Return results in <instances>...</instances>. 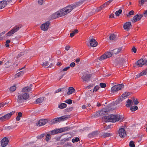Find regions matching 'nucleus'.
<instances>
[{"label": "nucleus", "mask_w": 147, "mask_h": 147, "mask_svg": "<svg viewBox=\"0 0 147 147\" xmlns=\"http://www.w3.org/2000/svg\"><path fill=\"white\" fill-rule=\"evenodd\" d=\"M125 98L124 97H123L122 96V95L121 97L118 98L116 100L115 102L116 104H118L120 102L123 101Z\"/></svg>", "instance_id": "24"}, {"label": "nucleus", "mask_w": 147, "mask_h": 147, "mask_svg": "<svg viewBox=\"0 0 147 147\" xmlns=\"http://www.w3.org/2000/svg\"><path fill=\"white\" fill-rule=\"evenodd\" d=\"M100 85L101 87L103 88L106 87V84L104 83H101L100 84Z\"/></svg>", "instance_id": "47"}, {"label": "nucleus", "mask_w": 147, "mask_h": 147, "mask_svg": "<svg viewBox=\"0 0 147 147\" xmlns=\"http://www.w3.org/2000/svg\"><path fill=\"white\" fill-rule=\"evenodd\" d=\"M51 139V137L50 136V134H47V135L46 138V140L48 142V141L50 139Z\"/></svg>", "instance_id": "41"}, {"label": "nucleus", "mask_w": 147, "mask_h": 147, "mask_svg": "<svg viewBox=\"0 0 147 147\" xmlns=\"http://www.w3.org/2000/svg\"><path fill=\"white\" fill-rule=\"evenodd\" d=\"M100 111L97 112L96 113L94 114V116L95 117H98L100 115Z\"/></svg>", "instance_id": "48"}, {"label": "nucleus", "mask_w": 147, "mask_h": 147, "mask_svg": "<svg viewBox=\"0 0 147 147\" xmlns=\"http://www.w3.org/2000/svg\"><path fill=\"white\" fill-rule=\"evenodd\" d=\"M111 134L110 133H105L103 134L102 137L103 138H105L111 136Z\"/></svg>", "instance_id": "32"}, {"label": "nucleus", "mask_w": 147, "mask_h": 147, "mask_svg": "<svg viewBox=\"0 0 147 147\" xmlns=\"http://www.w3.org/2000/svg\"><path fill=\"white\" fill-rule=\"evenodd\" d=\"M143 16V15L138 14L134 16L132 20V22L135 23L136 22L140 20Z\"/></svg>", "instance_id": "9"}, {"label": "nucleus", "mask_w": 147, "mask_h": 147, "mask_svg": "<svg viewBox=\"0 0 147 147\" xmlns=\"http://www.w3.org/2000/svg\"><path fill=\"white\" fill-rule=\"evenodd\" d=\"M57 12L59 13V15H60V17L64 16V9L63 8Z\"/></svg>", "instance_id": "27"}, {"label": "nucleus", "mask_w": 147, "mask_h": 147, "mask_svg": "<svg viewBox=\"0 0 147 147\" xmlns=\"http://www.w3.org/2000/svg\"><path fill=\"white\" fill-rule=\"evenodd\" d=\"M134 142L132 141H131L129 143V146L131 147H135Z\"/></svg>", "instance_id": "40"}, {"label": "nucleus", "mask_w": 147, "mask_h": 147, "mask_svg": "<svg viewBox=\"0 0 147 147\" xmlns=\"http://www.w3.org/2000/svg\"><path fill=\"white\" fill-rule=\"evenodd\" d=\"M57 118L59 123L64 121V116H63L59 117H57Z\"/></svg>", "instance_id": "31"}, {"label": "nucleus", "mask_w": 147, "mask_h": 147, "mask_svg": "<svg viewBox=\"0 0 147 147\" xmlns=\"http://www.w3.org/2000/svg\"><path fill=\"white\" fill-rule=\"evenodd\" d=\"M113 55L111 52H107L103 55H101L99 58V60H103L107 58L110 57Z\"/></svg>", "instance_id": "5"}, {"label": "nucleus", "mask_w": 147, "mask_h": 147, "mask_svg": "<svg viewBox=\"0 0 147 147\" xmlns=\"http://www.w3.org/2000/svg\"><path fill=\"white\" fill-rule=\"evenodd\" d=\"M136 65L138 67H141L143 65H145V61L143 59H141L138 61Z\"/></svg>", "instance_id": "16"}, {"label": "nucleus", "mask_w": 147, "mask_h": 147, "mask_svg": "<svg viewBox=\"0 0 147 147\" xmlns=\"http://www.w3.org/2000/svg\"><path fill=\"white\" fill-rule=\"evenodd\" d=\"M9 140L8 138L6 137L4 138L1 141V145L3 147L6 146L9 142Z\"/></svg>", "instance_id": "13"}, {"label": "nucleus", "mask_w": 147, "mask_h": 147, "mask_svg": "<svg viewBox=\"0 0 147 147\" xmlns=\"http://www.w3.org/2000/svg\"><path fill=\"white\" fill-rule=\"evenodd\" d=\"M99 88H100V87L98 86H96L94 88L93 91H97L98 90Z\"/></svg>", "instance_id": "50"}, {"label": "nucleus", "mask_w": 147, "mask_h": 147, "mask_svg": "<svg viewBox=\"0 0 147 147\" xmlns=\"http://www.w3.org/2000/svg\"><path fill=\"white\" fill-rule=\"evenodd\" d=\"M31 87L27 86L23 88L22 90V91L24 92L27 93L26 92H30L31 90Z\"/></svg>", "instance_id": "21"}, {"label": "nucleus", "mask_w": 147, "mask_h": 147, "mask_svg": "<svg viewBox=\"0 0 147 147\" xmlns=\"http://www.w3.org/2000/svg\"><path fill=\"white\" fill-rule=\"evenodd\" d=\"M64 131V129L63 128L59 129H55L54 130L51 131L50 132V134L51 135H54L58 133H61Z\"/></svg>", "instance_id": "7"}, {"label": "nucleus", "mask_w": 147, "mask_h": 147, "mask_svg": "<svg viewBox=\"0 0 147 147\" xmlns=\"http://www.w3.org/2000/svg\"><path fill=\"white\" fill-rule=\"evenodd\" d=\"M73 32L75 34H76L78 32V30L77 29H76L75 30H74Z\"/></svg>", "instance_id": "63"}, {"label": "nucleus", "mask_w": 147, "mask_h": 147, "mask_svg": "<svg viewBox=\"0 0 147 147\" xmlns=\"http://www.w3.org/2000/svg\"><path fill=\"white\" fill-rule=\"evenodd\" d=\"M70 48L71 47L70 46L67 45L65 47V50L67 51H68Z\"/></svg>", "instance_id": "53"}, {"label": "nucleus", "mask_w": 147, "mask_h": 147, "mask_svg": "<svg viewBox=\"0 0 147 147\" xmlns=\"http://www.w3.org/2000/svg\"><path fill=\"white\" fill-rule=\"evenodd\" d=\"M14 113L15 111H12L0 117V121H3L9 119Z\"/></svg>", "instance_id": "6"}, {"label": "nucleus", "mask_w": 147, "mask_h": 147, "mask_svg": "<svg viewBox=\"0 0 147 147\" xmlns=\"http://www.w3.org/2000/svg\"><path fill=\"white\" fill-rule=\"evenodd\" d=\"M132 51H133L134 53H136V52L137 49L135 47H133L132 49Z\"/></svg>", "instance_id": "57"}, {"label": "nucleus", "mask_w": 147, "mask_h": 147, "mask_svg": "<svg viewBox=\"0 0 147 147\" xmlns=\"http://www.w3.org/2000/svg\"><path fill=\"white\" fill-rule=\"evenodd\" d=\"M48 122L47 119H40L38 122V125L39 126H41L45 125Z\"/></svg>", "instance_id": "19"}, {"label": "nucleus", "mask_w": 147, "mask_h": 147, "mask_svg": "<svg viewBox=\"0 0 147 147\" xmlns=\"http://www.w3.org/2000/svg\"><path fill=\"white\" fill-rule=\"evenodd\" d=\"M22 116V114L21 112H19L18 114V116L21 117Z\"/></svg>", "instance_id": "62"}, {"label": "nucleus", "mask_w": 147, "mask_h": 147, "mask_svg": "<svg viewBox=\"0 0 147 147\" xmlns=\"http://www.w3.org/2000/svg\"><path fill=\"white\" fill-rule=\"evenodd\" d=\"M85 0H81L76 3V5L79 6L82 4Z\"/></svg>", "instance_id": "49"}, {"label": "nucleus", "mask_w": 147, "mask_h": 147, "mask_svg": "<svg viewBox=\"0 0 147 147\" xmlns=\"http://www.w3.org/2000/svg\"><path fill=\"white\" fill-rule=\"evenodd\" d=\"M122 115H110L108 116H105L102 118L103 120L105 122H112L115 123L117 121L121 122L123 119Z\"/></svg>", "instance_id": "1"}, {"label": "nucleus", "mask_w": 147, "mask_h": 147, "mask_svg": "<svg viewBox=\"0 0 147 147\" xmlns=\"http://www.w3.org/2000/svg\"><path fill=\"white\" fill-rule=\"evenodd\" d=\"M64 71V69H63L62 70H61L60 72V74L62 75V76H60L59 80L61 79L63 76L64 74L63 72Z\"/></svg>", "instance_id": "42"}, {"label": "nucleus", "mask_w": 147, "mask_h": 147, "mask_svg": "<svg viewBox=\"0 0 147 147\" xmlns=\"http://www.w3.org/2000/svg\"><path fill=\"white\" fill-rule=\"evenodd\" d=\"M73 109V107H70L68 108H67L65 109V112H69L71 111Z\"/></svg>", "instance_id": "45"}, {"label": "nucleus", "mask_w": 147, "mask_h": 147, "mask_svg": "<svg viewBox=\"0 0 147 147\" xmlns=\"http://www.w3.org/2000/svg\"><path fill=\"white\" fill-rule=\"evenodd\" d=\"M134 13V11L133 10H131L128 13L127 15V16L130 17L131 15H133Z\"/></svg>", "instance_id": "39"}, {"label": "nucleus", "mask_w": 147, "mask_h": 147, "mask_svg": "<svg viewBox=\"0 0 147 147\" xmlns=\"http://www.w3.org/2000/svg\"><path fill=\"white\" fill-rule=\"evenodd\" d=\"M138 109V107L137 106H132L130 108V110L132 111H134L136 110H137Z\"/></svg>", "instance_id": "35"}, {"label": "nucleus", "mask_w": 147, "mask_h": 147, "mask_svg": "<svg viewBox=\"0 0 147 147\" xmlns=\"http://www.w3.org/2000/svg\"><path fill=\"white\" fill-rule=\"evenodd\" d=\"M72 128L70 127H65V131H69L71 129H72Z\"/></svg>", "instance_id": "51"}, {"label": "nucleus", "mask_w": 147, "mask_h": 147, "mask_svg": "<svg viewBox=\"0 0 147 147\" xmlns=\"http://www.w3.org/2000/svg\"><path fill=\"white\" fill-rule=\"evenodd\" d=\"M48 64H49L48 63V62H47L46 61L44 62L43 64V66H47Z\"/></svg>", "instance_id": "59"}, {"label": "nucleus", "mask_w": 147, "mask_h": 147, "mask_svg": "<svg viewBox=\"0 0 147 147\" xmlns=\"http://www.w3.org/2000/svg\"><path fill=\"white\" fill-rule=\"evenodd\" d=\"M131 26V23L130 22H126L124 24L123 26L124 29L127 30H129Z\"/></svg>", "instance_id": "14"}, {"label": "nucleus", "mask_w": 147, "mask_h": 147, "mask_svg": "<svg viewBox=\"0 0 147 147\" xmlns=\"http://www.w3.org/2000/svg\"><path fill=\"white\" fill-rule=\"evenodd\" d=\"M24 73V72L23 71H21L17 73L16 75V77H19L20 76L23 75Z\"/></svg>", "instance_id": "34"}, {"label": "nucleus", "mask_w": 147, "mask_h": 147, "mask_svg": "<svg viewBox=\"0 0 147 147\" xmlns=\"http://www.w3.org/2000/svg\"><path fill=\"white\" fill-rule=\"evenodd\" d=\"M133 102L134 103L135 105H137L139 103V102L137 99L133 100Z\"/></svg>", "instance_id": "54"}, {"label": "nucleus", "mask_w": 147, "mask_h": 147, "mask_svg": "<svg viewBox=\"0 0 147 147\" xmlns=\"http://www.w3.org/2000/svg\"><path fill=\"white\" fill-rule=\"evenodd\" d=\"M58 121L57 117L51 120L50 122L51 124H55L59 123Z\"/></svg>", "instance_id": "29"}, {"label": "nucleus", "mask_w": 147, "mask_h": 147, "mask_svg": "<svg viewBox=\"0 0 147 147\" xmlns=\"http://www.w3.org/2000/svg\"><path fill=\"white\" fill-rule=\"evenodd\" d=\"M65 102L69 105H71L72 103V100L70 99H67L65 100Z\"/></svg>", "instance_id": "37"}, {"label": "nucleus", "mask_w": 147, "mask_h": 147, "mask_svg": "<svg viewBox=\"0 0 147 147\" xmlns=\"http://www.w3.org/2000/svg\"><path fill=\"white\" fill-rule=\"evenodd\" d=\"M79 140V139L78 138L76 137L75 139H73L72 140V142L74 143L76 142H77Z\"/></svg>", "instance_id": "43"}, {"label": "nucleus", "mask_w": 147, "mask_h": 147, "mask_svg": "<svg viewBox=\"0 0 147 147\" xmlns=\"http://www.w3.org/2000/svg\"><path fill=\"white\" fill-rule=\"evenodd\" d=\"M61 89L59 88L58 89V90H57L55 92V93H57L58 92H61Z\"/></svg>", "instance_id": "61"}, {"label": "nucleus", "mask_w": 147, "mask_h": 147, "mask_svg": "<svg viewBox=\"0 0 147 147\" xmlns=\"http://www.w3.org/2000/svg\"><path fill=\"white\" fill-rule=\"evenodd\" d=\"M20 28V27L19 26H15L13 29L7 33V36H12L14 33L18 31Z\"/></svg>", "instance_id": "4"}, {"label": "nucleus", "mask_w": 147, "mask_h": 147, "mask_svg": "<svg viewBox=\"0 0 147 147\" xmlns=\"http://www.w3.org/2000/svg\"><path fill=\"white\" fill-rule=\"evenodd\" d=\"M145 2H147V0H139V3L141 5H143Z\"/></svg>", "instance_id": "44"}, {"label": "nucleus", "mask_w": 147, "mask_h": 147, "mask_svg": "<svg viewBox=\"0 0 147 147\" xmlns=\"http://www.w3.org/2000/svg\"><path fill=\"white\" fill-rule=\"evenodd\" d=\"M147 74V68L145 70L143 71L139 74L137 75L138 77H140V76L145 75Z\"/></svg>", "instance_id": "25"}, {"label": "nucleus", "mask_w": 147, "mask_h": 147, "mask_svg": "<svg viewBox=\"0 0 147 147\" xmlns=\"http://www.w3.org/2000/svg\"><path fill=\"white\" fill-rule=\"evenodd\" d=\"M70 118V116L69 115H65V120Z\"/></svg>", "instance_id": "60"}, {"label": "nucleus", "mask_w": 147, "mask_h": 147, "mask_svg": "<svg viewBox=\"0 0 147 147\" xmlns=\"http://www.w3.org/2000/svg\"><path fill=\"white\" fill-rule=\"evenodd\" d=\"M44 97H41L37 98L36 100V103L40 104L42 103L44 100Z\"/></svg>", "instance_id": "22"}, {"label": "nucleus", "mask_w": 147, "mask_h": 147, "mask_svg": "<svg viewBox=\"0 0 147 147\" xmlns=\"http://www.w3.org/2000/svg\"><path fill=\"white\" fill-rule=\"evenodd\" d=\"M29 97V95L28 93H22L18 96L17 102L19 103L23 102L24 100L27 99Z\"/></svg>", "instance_id": "2"}, {"label": "nucleus", "mask_w": 147, "mask_h": 147, "mask_svg": "<svg viewBox=\"0 0 147 147\" xmlns=\"http://www.w3.org/2000/svg\"><path fill=\"white\" fill-rule=\"evenodd\" d=\"M16 87L15 86H13L10 87V90L12 92H13L15 91L16 89Z\"/></svg>", "instance_id": "46"}, {"label": "nucleus", "mask_w": 147, "mask_h": 147, "mask_svg": "<svg viewBox=\"0 0 147 147\" xmlns=\"http://www.w3.org/2000/svg\"><path fill=\"white\" fill-rule=\"evenodd\" d=\"M127 104H126V106L127 107H130L131 103H132V100L130 99H128L127 101Z\"/></svg>", "instance_id": "28"}, {"label": "nucleus", "mask_w": 147, "mask_h": 147, "mask_svg": "<svg viewBox=\"0 0 147 147\" xmlns=\"http://www.w3.org/2000/svg\"><path fill=\"white\" fill-rule=\"evenodd\" d=\"M122 47H119L118 49H115L111 51L112 55H116L121 52L122 50Z\"/></svg>", "instance_id": "17"}, {"label": "nucleus", "mask_w": 147, "mask_h": 147, "mask_svg": "<svg viewBox=\"0 0 147 147\" xmlns=\"http://www.w3.org/2000/svg\"><path fill=\"white\" fill-rule=\"evenodd\" d=\"M110 110L108 108L103 109L100 111L101 115H103L109 112Z\"/></svg>", "instance_id": "18"}, {"label": "nucleus", "mask_w": 147, "mask_h": 147, "mask_svg": "<svg viewBox=\"0 0 147 147\" xmlns=\"http://www.w3.org/2000/svg\"><path fill=\"white\" fill-rule=\"evenodd\" d=\"M122 10L121 9H119L118 11H116L115 14L117 16H119V15L121 14L122 12Z\"/></svg>", "instance_id": "33"}, {"label": "nucleus", "mask_w": 147, "mask_h": 147, "mask_svg": "<svg viewBox=\"0 0 147 147\" xmlns=\"http://www.w3.org/2000/svg\"><path fill=\"white\" fill-rule=\"evenodd\" d=\"M75 90L73 87H69L68 89V91L67 94L68 95H69L74 93L75 92Z\"/></svg>", "instance_id": "20"}, {"label": "nucleus", "mask_w": 147, "mask_h": 147, "mask_svg": "<svg viewBox=\"0 0 147 147\" xmlns=\"http://www.w3.org/2000/svg\"><path fill=\"white\" fill-rule=\"evenodd\" d=\"M98 134V131H95L89 134V136L90 137H94L95 136Z\"/></svg>", "instance_id": "26"}, {"label": "nucleus", "mask_w": 147, "mask_h": 147, "mask_svg": "<svg viewBox=\"0 0 147 147\" xmlns=\"http://www.w3.org/2000/svg\"><path fill=\"white\" fill-rule=\"evenodd\" d=\"M130 95V93L129 92H125L122 94V96L125 98L127 96H129Z\"/></svg>", "instance_id": "38"}, {"label": "nucleus", "mask_w": 147, "mask_h": 147, "mask_svg": "<svg viewBox=\"0 0 147 147\" xmlns=\"http://www.w3.org/2000/svg\"><path fill=\"white\" fill-rule=\"evenodd\" d=\"M75 63L74 62H72L70 64V66L72 67H74L75 66Z\"/></svg>", "instance_id": "58"}, {"label": "nucleus", "mask_w": 147, "mask_h": 147, "mask_svg": "<svg viewBox=\"0 0 147 147\" xmlns=\"http://www.w3.org/2000/svg\"><path fill=\"white\" fill-rule=\"evenodd\" d=\"M90 46L93 47H96L98 45L97 42L94 38L91 39L90 40Z\"/></svg>", "instance_id": "15"}, {"label": "nucleus", "mask_w": 147, "mask_h": 147, "mask_svg": "<svg viewBox=\"0 0 147 147\" xmlns=\"http://www.w3.org/2000/svg\"><path fill=\"white\" fill-rule=\"evenodd\" d=\"M110 18H114V15L113 14H111L109 16Z\"/></svg>", "instance_id": "64"}, {"label": "nucleus", "mask_w": 147, "mask_h": 147, "mask_svg": "<svg viewBox=\"0 0 147 147\" xmlns=\"http://www.w3.org/2000/svg\"><path fill=\"white\" fill-rule=\"evenodd\" d=\"M52 17L53 19H55L60 17V15H59V13L57 12L54 13L52 15Z\"/></svg>", "instance_id": "30"}, {"label": "nucleus", "mask_w": 147, "mask_h": 147, "mask_svg": "<svg viewBox=\"0 0 147 147\" xmlns=\"http://www.w3.org/2000/svg\"><path fill=\"white\" fill-rule=\"evenodd\" d=\"M43 1L44 0H38V3L40 5H42L43 3Z\"/></svg>", "instance_id": "55"}, {"label": "nucleus", "mask_w": 147, "mask_h": 147, "mask_svg": "<svg viewBox=\"0 0 147 147\" xmlns=\"http://www.w3.org/2000/svg\"><path fill=\"white\" fill-rule=\"evenodd\" d=\"M75 7L74 5H70L65 7V16L75 8Z\"/></svg>", "instance_id": "12"}, {"label": "nucleus", "mask_w": 147, "mask_h": 147, "mask_svg": "<svg viewBox=\"0 0 147 147\" xmlns=\"http://www.w3.org/2000/svg\"><path fill=\"white\" fill-rule=\"evenodd\" d=\"M124 88V85L122 84L115 85L113 86L111 89V91L112 93L117 92L122 90Z\"/></svg>", "instance_id": "3"}, {"label": "nucleus", "mask_w": 147, "mask_h": 147, "mask_svg": "<svg viewBox=\"0 0 147 147\" xmlns=\"http://www.w3.org/2000/svg\"><path fill=\"white\" fill-rule=\"evenodd\" d=\"M7 4V2L5 1H0V9L4 8Z\"/></svg>", "instance_id": "23"}, {"label": "nucleus", "mask_w": 147, "mask_h": 147, "mask_svg": "<svg viewBox=\"0 0 147 147\" xmlns=\"http://www.w3.org/2000/svg\"><path fill=\"white\" fill-rule=\"evenodd\" d=\"M143 15V16H144L145 17L147 16V9L144 11Z\"/></svg>", "instance_id": "56"}, {"label": "nucleus", "mask_w": 147, "mask_h": 147, "mask_svg": "<svg viewBox=\"0 0 147 147\" xmlns=\"http://www.w3.org/2000/svg\"><path fill=\"white\" fill-rule=\"evenodd\" d=\"M109 38L110 40H113L115 39L116 38V36L114 34H112L110 35Z\"/></svg>", "instance_id": "36"}, {"label": "nucleus", "mask_w": 147, "mask_h": 147, "mask_svg": "<svg viewBox=\"0 0 147 147\" xmlns=\"http://www.w3.org/2000/svg\"><path fill=\"white\" fill-rule=\"evenodd\" d=\"M91 77L90 74H84L82 77V80L84 82H87Z\"/></svg>", "instance_id": "11"}, {"label": "nucleus", "mask_w": 147, "mask_h": 147, "mask_svg": "<svg viewBox=\"0 0 147 147\" xmlns=\"http://www.w3.org/2000/svg\"><path fill=\"white\" fill-rule=\"evenodd\" d=\"M50 24V22L47 21L45 22V23L42 24L40 26V28L43 31H46L48 29Z\"/></svg>", "instance_id": "8"}, {"label": "nucleus", "mask_w": 147, "mask_h": 147, "mask_svg": "<svg viewBox=\"0 0 147 147\" xmlns=\"http://www.w3.org/2000/svg\"><path fill=\"white\" fill-rule=\"evenodd\" d=\"M119 134L121 138H123L126 135V131L124 128H121L119 130Z\"/></svg>", "instance_id": "10"}, {"label": "nucleus", "mask_w": 147, "mask_h": 147, "mask_svg": "<svg viewBox=\"0 0 147 147\" xmlns=\"http://www.w3.org/2000/svg\"><path fill=\"white\" fill-rule=\"evenodd\" d=\"M59 107L61 109H62L64 108V103L61 104L59 106Z\"/></svg>", "instance_id": "52"}]
</instances>
